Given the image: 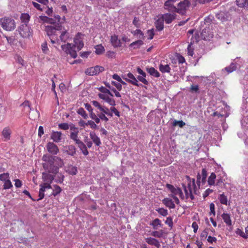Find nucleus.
Wrapping results in <instances>:
<instances>
[{"label": "nucleus", "mask_w": 248, "mask_h": 248, "mask_svg": "<svg viewBox=\"0 0 248 248\" xmlns=\"http://www.w3.org/2000/svg\"><path fill=\"white\" fill-rule=\"evenodd\" d=\"M77 112L78 114L81 115L84 119H87L88 117V114L86 113V111H85L83 108H79L78 109Z\"/></svg>", "instance_id": "obj_45"}, {"label": "nucleus", "mask_w": 248, "mask_h": 248, "mask_svg": "<svg viewBox=\"0 0 248 248\" xmlns=\"http://www.w3.org/2000/svg\"><path fill=\"white\" fill-rule=\"evenodd\" d=\"M55 165L58 168L62 167L64 165L63 160L59 157L55 156Z\"/></svg>", "instance_id": "obj_37"}, {"label": "nucleus", "mask_w": 248, "mask_h": 248, "mask_svg": "<svg viewBox=\"0 0 248 248\" xmlns=\"http://www.w3.org/2000/svg\"><path fill=\"white\" fill-rule=\"evenodd\" d=\"M61 34L59 36L60 42L65 43L69 38V34L66 31H60Z\"/></svg>", "instance_id": "obj_22"}, {"label": "nucleus", "mask_w": 248, "mask_h": 248, "mask_svg": "<svg viewBox=\"0 0 248 248\" xmlns=\"http://www.w3.org/2000/svg\"><path fill=\"white\" fill-rule=\"evenodd\" d=\"M162 202L167 207L170 209H174L175 208V204L170 199L165 198L162 200Z\"/></svg>", "instance_id": "obj_21"}, {"label": "nucleus", "mask_w": 248, "mask_h": 248, "mask_svg": "<svg viewBox=\"0 0 248 248\" xmlns=\"http://www.w3.org/2000/svg\"><path fill=\"white\" fill-rule=\"evenodd\" d=\"M19 32L20 35L23 38H28L31 35V29L27 24L21 25L18 28Z\"/></svg>", "instance_id": "obj_7"}, {"label": "nucleus", "mask_w": 248, "mask_h": 248, "mask_svg": "<svg viewBox=\"0 0 248 248\" xmlns=\"http://www.w3.org/2000/svg\"><path fill=\"white\" fill-rule=\"evenodd\" d=\"M150 225L152 226L154 229L156 230L157 226H161V221L158 218H155L150 223Z\"/></svg>", "instance_id": "obj_34"}, {"label": "nucleus", "mask_w": 248, "mask_h": 248, "mask_svg": "<svg viewBox=\"0 0 248 248\" xmlns=\"http://www.w3.org/2000/svg\"><path fill=\"white\" fill-rule=\"evenodd\" d=\"M9 179V174L4 173L0 174V180L2 181H6Z\"/></svg>", "instance_id": "obj_53"}, {"label": "nucleus", "mask_w": 248, "mask_h": 248, "mask_svg": "<svg viewBox=\"0 0 248 248\" xmlns=\"http://www.w3.org/2000/svg\"><path fill=\"white\" fill-rule=\"evenodd\" d=\"M95 53H96V54H97L98 55L101 54L105 51L104 47L101 45H96L95 46Z\"/></svg>", "instance_id": "obj_42"}, {"label": "nucleus", "mask_w": 248, "mask_h": 248, "mask_svg": "<svg viewBox=\"0 0 248 248\" xmlns=\"http://www.w3.org/2000/svg\"><path fill=\"white\" fill-rule=\"evenodd\" d=\"M236 233L237 234L240 235L241 236H242L243 238H248V236L247 235L246 232H244L240 229H237V230L236 231Z\"/></svg>", "instance_id": "obj_54"}, {"label": "nucleus", "mask_w": 248, "mask_h": 248, "mask_svg": "<svg viewBox=\"0 0 248 248\" xmlns=\"http://www.w3.org/2000/svg\"><path fill=\"white\" fill-rule=\"evenodd\" d=\"M0 25L6 31H12L16 28L15 21L9 17L0 18Z\"/></svg>", "instance_id": "obj_4"}, {"label": "nucleus", "mask_w": 248, "mask_h": 248, "mask_svg": "<svg viewBox=\"0 0 248 248\" xmlns=\"http://www.w3.org/2000/svg\"><path fill=\"white\" fill-rule=\"evenodd\" d=\"M221 217L224 222L227 226H231L232 225V220L231 219L230 215L229 214L223 213L221 215Z\"/></svg>", "instance_id": "obj_27"}, {"label": "nucleus", "mask_w": 248, "mask_h": 248, "mask_svg": "<svg viewBox=\"0 0 248 248\" xmlns=\"http://www.w3.org/2000/svg\"><path fill=\"white\" fill-rule=\"evenodd\" d=\"M207 176V171L205 169H202L201 174V182L202 184H204L206 182V177Z\"/></svg>", "instance_id": "obj_41"}, {"label": "nucleus", "mask_w": 248, "mask_h": 248, "mask_svg": "<svg viewBox=\"0 0 248 248\" xmlns=\"http://www.w3.org/2000/svg\"><path fill=\"white\" fill-rule=\"evenodd\" d=\"M93 105L96 108L101 112L104 107V106L101 105L99 102L93 100L91 102Z\"/></svg>", "instance_id": "obj_46"}, {"label": "nucleus", "mask_w": 248, "mask_h": 248, "mask_svg": "<svg viewBox=\"0 0 248 248\" xmlns=\"http://www.w3.org/2000/svg\"><path fill=\"white\" fill-rule=\"evenodd\" d=\"M213 192V190L212 189H211L210 188H208L206 189L204 193L203 194V197L204 199H205L206 197L209 196V195L212 193Z\"/></svg>", "instance_id": "obj_64"}, {"label": "nucleus", "mask_w": 248, "mask_h": 248, "mask_svg": "<svg viewBox=\"0 0 248 248\" xmlns=\"http://www.w3.org/2000/svg\"><path fill=\"white\" fill-rule=\"evenodd\" d=\"M127 76L129 78H124V79L128 82H129L132 84L137 86H140L141 85V84L138 83V80L131 73H128Z\"/></svg>", "instance_id": "obj_16"}, {"label": "nucleus", "mask_w": 248, "mask_h": 248, "mask_svg": "<svg viewBox=\"0 0 248 248\" xmlns=\"http://www.w3.org/2000/svg\"><path fill=\"white\" fill-rule=\"evenodd\" d=\"M208 230L207 229H205L202 232L201 234V237L202 238H206V237L208 236Z\"/></svg>", "instance_id": "obj_63"}, {"label": "nucleus", "mask_w": 248, "mask_h": 248, "mask_svg": "<svg viewBox=\"0 0 248 248\" xmlns=\"http://www.w3.org/2000/svg\"><path fill=\"white\" fill-rule=\"evenodd\" d=\"M87 125H89L93 129H96L97 127V125L95 124V123L93 121H88L87 123Z\"/></svg>", "instance_id": "obj_62"}, {"label": "nucleus", "mask_w": 248, "mask_h": 248, "mask_svg": "<svg viewBox=\"0 0 248 248\" xmlns=\"http://www.w3.org/2000/svg\"><path fill=\"white\" fill-rule=\"evenodd\" d=\"M105 85L107 87L109 88L110 90H111L112 91H113L116 97H120L121 96L119 92H118L114 88L111 87L108 83L105 82Z\"/></svg>", "instance_id": "obj_40"}, {"label": "nucleus", "mask_w": 248, "mask_h": 248, "mask_svg": "<svg viewBox=\"0 0 248 248\" xmlns=\"http://www.w3.org/2000/svg\"><path fill=\"white\" fill-rule=\"evenodd\" d=\"M98 95L100 99L105 101L110 105L112 106H115L116 105V102L114 99L112 97H110L108 95L100 93Z\"/></svg>", "instance_id": "obj_12"}, {"label": "nucleus", "mask_w": 248, "mask_h": 248, "mask_svg": "<svg viewBox=\"0 0 248 248\" xmlns=\"http://www.w3.org/2000/svg\"><path fill=\"white\" fill-rule=\"evenodd\" d=\"M247 0H236L237 5L241 8H246Z\"/></svg>", "instance_id": "obj_47"}, {"label": "nucleus", "mask_w": 248, "mask_h": 248, "mask_svg": "<svg viewBox=\"0 0 248 248\" xmlns=\"http://www.w3.org/2000/svg\"><path fill=\"white\" fill-rule=\"evenodd\" d=\"M166 24H170L174 19H176L177 15L176 13H167L160 15Z\"/></svg>", "instance_id": "obj_9"}, {"label": "nucleus", "mask_w": 248, "mask_h": 248, "mask_svg": "<svg viewBox=\"0 0 248 248\" xmlns=\"http://www.w3.org/2000/svg\"><path fill=\"white\" fill-rule=\"evenodd\" d=\"M90 137L95 145L99 146L101 144L99 138L96 135L94 132H91Z\"/></svg>", "instance_id": "obj_20"}, {"label": "nucleus", "mask_w": 248, "mask_h": 248, "mask_svg": "<svg viewBox=\"0 0 248 248\" xmlns=\"http://www.w3.org/2000/svg\"><path fill=\"white\" fill-rule=\"evenodd\" d=\"M53 155L46 154L42 157L44 169L49 173L56 174L58 172V167L55 165V158Z\"/></svg>", "instance_id": "obj_3"}, {"label": "nucleus", "mask_w": 248, "mask_h": 248, "mask_svg": "<svg viewBox=\"0 0 248 248\" xmlns=\"http://www.w3.org/2000/svg\"><path fill=\"white\" fill-rule=\"evenodd\" d=\"M190 91L191 92L198 93L199 91V86L198 85H192L190 87Z\"/></svg>", "instance_id": "obj_60"}, {"label": "nucleus", "mask_w": 248, "mask_h": 248, "mask_svg": "<svg viewBox=\"0 0 248 248\" xmlns=\"http://www.w3.org/2000/svg\"><path fill=\"white\" fill-rule=\"evenodd\" d=\"M151 235L155 237L160 238L163 235V231L162 230L154 231L151 233Z\"/></svg>", "instance_id": "obj_49"}, {"label": "nucleus", "mask_w": 248, "mask_h": 248, "mask_svg": "<svg viewBox=\"0 0 248 248\" xmlns=\"http://www.w3.org/2000/svg\"><path fill=\"white\" fill-rule=\"evenodd\" d=\"M218 199L221 204L227 205V198L224 194L220 195Z\"/></svg>", "instance_id": "obj_43"}, {"label": "nucleus", "mask_w": 248, "mask_h": 248, "mask_svg": "<svg viewBox=\"0 0 248 248\" xmlns=\"http://www.w3.org/2000/svg\"><path fill=\"white\" fill-rule=\"evenodd\" d=\"M236 69V64L234 63H232L229 66L225 68L222 71H226L228 73H231Z\"/></svg>", "instance_id": "obj_32"}, {"label": "nucleus", "mask_w": 248, "mask_h": 248, "mask_svg": "<svg viewBox=\"0 0 248 248\" xmlns=\"http://www.w3.org/2000/svg\"><path fill=\"white\" fill-rule=\"evenodd\" d=\"M97 116L102 120H104L105 122H108V119L106 116L105 114H104L103 113L100 112L97 114Z\"/></svg>", "instance_id": "obj_59"}, {"label": "nucleus", "mask_w": 248, "mask_h": 248, "mask_svg": "<svg viewBox=\"0 0 248 248\" xmlns=\"http://www.w3.org/2000/svg\"><path fill=\"white\" fill-rule=\"evenodd\" d=\"M145 241L148 244L152 246H155L157 248H160L161 247L158 240L154 238L148 237L145 239Z\"/></svg>", "instance_id": "obj_18"}, {"label": "nucleus", "mask_w": 248, "mask_h": 248, "mask_svg": "<svg viewBox=\"0 0 248 248\" xmlns=\"http://www.w3.org/2000/svg\"><path fill=\"white\" fill-rule=\"evenodd\" d=\"M147 71L152 76L158 78L160 76L159 73L154 67L147 68Z\"/></svg>", "instance_id": "obj_29"}, {"label": "nucleus", "mask_w": 248, "mask_h": 248, "mask_svg": "<svg viewBox=\"0 0 248 248\" xmlns=\"http://www.w3.org/2000/svg\"><path fill=\"white\" fill-rule=\"evenodd\" d=\"M201 35L202 38L205 40H209L210 38L213 37V34L211 33L209 28H205L202 30Z\"/></svg>", "instance_id": "obj_14"}, {"label": "nucleus", "mask_w": 248, "mask_h": 248, "mask_svg": "<svg viewBox=\"0 0 248 248\" xmlns=\"http://www.w3.org/2000/svg\"><path fill=\"white\" fill-rule=\"evenodd\" d=\"M216 178L215 173L212 172L208 179V184L210 186L214 185L215 184V180Z\"/></svg>", "instance_id": "obj_39"}, {"label": "nucleus", "mask_w": 248, "mask_h": 248, "mask_svg": "<svg viewBox=\"0 0 248 248\" xmlns=\"http://www.w3.org/2000/svg\"><path fill=\"white\" fill-rule=\"evenodd\" d=\"M30 16L28 14L23 13L20 16V19L24 24H27L30 20Z\"/></svg>", "instance_id": "obj_31"}, {"label": "nucleus", "mask_w": 248, "mask_h": 248, "mask_svg": "<svg viewBox=\"0 0 248 248\" xmlns=\"http://www.w3.org/2000/svg\"><path fill=\"white\" fill-rule=\"evenodd\" d=\"M143 44V42L141 40H138L136 41H135L132 43L130 46L131 47H133L134 49L139 48L141 45Z\"/></svg>", "instance_id": "obj_33"}, {"label": "nucleus", "mask_w": 248, "mask_h": 248, "mask_svg": "<svg viewBox=\"0 0 248 248\" xmlns=\"http://www.w3.org/2000/svg\"><path fill=\"white\" fill-rule=\"evenodd\" d=\"M62 191V189L61 187L57 186L55 185L54 186V189L53 190L52 195H53L54 196H56L58 194H59Z\"/></svg>", "instance_id": "obj_50"}, {"label": "nucleus", "mask_w": 248, "mask_h": 248, "mask_svg": "<svg viewBox=\"0 0 248 248\" xmlns=\"http://www.w3.org/2000/svg\"><path fill=\"white\" fill-rule=\"evenodd\" d=\"M78 143L77 144L78 147L80 148L82 151L83 154L85 155H87L89 154L86 145L81 141H78Z\"/></svg>", "instance_id": "obj_26"}, {"label": "nucleus", "mask_w": 248, "mask_h": 248, "mask_svg": "<svg viewBox=\"0 0 248 248\" xmlns=\"http://www.w3.org/2000/svg\"><path fill=\"white\" fill-rule=\"evenodd\" d=\"M166 187L172 194L179 195L182 200L185 199V196L183 195V192L181 188L179 187H175L173 185L169 184H166Z\"/></svg>", "instance_id": "obj_10"}, {"label": "nucleus", "mask_w": 248, "mask_h": 248, "mask_svg": "<svg viewBox=\"0 0 248 248\" xmlns=\"http://www.w3.org/2000/svg\"><path fill=\"white\" fill-rule=\"evenodd\" d=\"M137 79L145 85L149 84L148 81L145 79L144 77L139 76L137 77Z\"/></svg>", "instance_id": "obj_57"}, {"label": "nucleus", "mask_w": 248, "mask_h": 248, "mask_svg": "<svg viewBox=\"0 0 248 248\" xmlns=\"http://www.w3.org/2000/svg\"><path fill=\"white\" fill-rule=\"evenodd\" d=\"M70 129H71V130L73 131L71 133L70 138L71 139H72L73 140H74L76 142V144H78V141H81L78 139V128L74 126H72V127H71Z\"/></svg>", "instance_id": "obj_17"}, {"label": "nucleus", "mask_w": 248, "mask_h": 248, "mask_svg": "<svg viewBox=\"0 0 248 248\" xmlns=\"http://www.w3.org/2000/svg\"><path fill=\"white\" fill-rule=\"evenodd\" d=\"M80 33H78L76 37L75 38L74 42V44L72 45L71 44L67 43L66 45H62L61 46L62 49L66 54H70L73 58H76L77 56L76 51L75 48L77 47L78 51L80 50L84 46V43L82 40L79 38Z\"/></svg>", "instance_id": "obj_1"}, {"label": "nucleus", "mask_w": 248, "mask_h": 248, "mask_svg": "<svg viewBox=\"0 0 248 248\" xmlns=\"http://www.w3.org/2000/svg\"><path fill=\"white\" fill-rule=\"evenodd\" d=\"M159 69L162 73H170V68L168 64L163 65L160 64L159 66Z\"/></svg>", "instance_id": "obj_30"}, {"label": "nucleus", "mask_w": 248, "mask_h": 248, "mask_svg": "<svg viewBox=\"0 0 248 248\" xmlns=\"http://www.w3.org/2000/svg\"><path fill=\"white\" fill-rule=\"evenodd\" d=\"M105 70L104 68L101 66H95L88 68L85 71L86 75L90 76H93L99 74L100 72L104 71Z\"/></svg>", "instance_id": "obj_8"}, {"label": "nucleus", "mask_w": 248, "mask_h": 248, "mask_svg": "<svg viewBox=\"0 0 248 248\" xmlns=\"http://www.w3.org/2000/svg\"><path fill=\"white\" fill-rule=\"evenodd\" d=\"M11 131L8 127H5L2 131V135L4 140V141H8L10 139Z\"/></svg>", "instance_id": "obj_23"}, {"label": "nucleus", "mask_w": 248, "mask_h": 248, "mask_svg": "<svg viewBox=\"0 0 248 248\" xmlns=\"http://www.w3.org/2000/svg\"><path fill=\"white\" fill-rule=\"evenodd\" d=\"M216 16L217 18L220 20L222 22L226 20L225 15L223 12H221L216 14Z\"/></svg>", "instance_id": "obj_44"}, {"label": "nucleus", "mask_w": 248, "mask_h": 248, "mask_svg": "<svg viewBox=\"0 0 248 248\" xmlns=\"http://www.w3.org/2000/svg\"><path fill=\"white\" fill-rule=\"evenodd\" d=\"M186 124L183 121H176L175 120L173 122V125L176 126L178 125L180 127H183L184 125H185Z\"/></svg>", "instance_id": "obj_55"}, {"label": "nucleus", "mask_w": 248, "mask_h": 248, "mask_svg": "<svg viewBox=\"0 0 248 248\" xmlns=\"http://www.w3.org/2000/svg\"><path fill=\"white\" fill-rule=\"evenodd\" d=\"M43 178L44 179V181L50 183H51L54 179V177L52 175L44 172L43 173Z\"/></svg>", "instance_id": "obj_36"}, {"label": "nucleus", "mask_w": 248, "mask_h": 248, "mask_svg": "<svg viewBox=\"0 0 248 248\" xmlns=\"http://www.w3.org/2000/svg\"><path fill=\"white\" fill-rule=\"evenodd\" d=\"M66 171L71 175H76L78 172L77 168L73 166H69Z\"/></svg>", "instance_id": "obj_35"}, {"label": "nucleus", "mask_w": 248, "mask_h": 248, "mask_svg": "<svg viewBox=\"0 0 248 248\" xmlns=\"http://www.w3.org/2000/svg\"><path fill=\"white\" fill-rule=\"evenodd\" d=\"M165 223L169 225L171 228L173 226L172 219L171 217H168L165 221Z\"/></svg>", "instance_id": "obj_58"}, {"label": "nucleus", "mask_w": 248, "mask_h": 248, "mask_svg": "<svg viewBox=\"0 0 248 248\" xmlns=\"http://www.w3.org/2000/svg\"><path fill=\"white\" fill-rule=\"evenodd\" d=\"M62 29V24H58L55 25V26H46L45 27V31L52 44L57 43L60 44V40H59L58 36Z\"/></svg>", "instance_id": "obj_2"}, {"label": "nucleus", "mask_w": 248, "mask_h": 248, "mask_svg": "<svg viewBox=\"0 0 248 248\" xmlns=\"http://www.w3.org/2000/svg\"><path fill=\"white\" fill-rule=\"evenodd\" d=\"M46 148L47 151L53 155H57L59 152L57 145L52 142H48L46 145Z\"/></svg>", "instance_id": "obj_11"}, {"label": "nucleus", "mask_w": 248, "mask_h": 248, "mask_svg": "<svg viewBox=\"0 0 248 248\" xmlns=\"http://www.w3.org/2000/svg\"><path fill=\"white\" fill-rule=\"evenodd\" d=\"M13 185L9 179L4 182V184L3 185V188L4 189L10 188Z\"/></svg>", "instance_id": "obj_51"}, {"label": "nucleus", "mask_w": 248, "mask_h": 248, "mask_svg": "<svg viewBox=\"0 0 248 248\" xmlns=\"http://www.w3.org/2000/svg\"><path fill=\"white\" fill-rule=\"evenodd\" d=\"M191 4L195 6L196 5V1L195 0H184L181 1L177 5L176 13L182 15H185L187 9Z\"/></svg>", "instance_id": "obj_5"}, {"label": "nucleus", "mask_w": 248, "mask_h": 248, "mask_svg": "<svg viewBox=\"0 0 248 248\" xmlns=\"http://www.w3.org/2000/svg\"><path fill=\"white\" fill-rule=\"evenodd\" d=\"M164 8L165 10L169 12L176 13L177 7L174 5V4L167 0L164 3Z\"/></svg>", "instance_id": "obj_15"}, {"label": "nucleus", "mask_w": 248, "mask_h": 248, "mask_svg": "<svg viewBox=\"0 0 248 248\" xmlns=\"http://www.w3.org/2000/svg\"><path fill=\"white\" fill-rule=\"evenodd\" d=\"M110 41L112 45L115 47H119L121 46V41L118 39L117 36L115 35L111 36Z\"/></svg>", "instance_id": "obj_25"}, {"label": "nucleus", "mask_w": 248, "mask_h": 248, "mask_svg": "<svg viewBox=\"0 0 248 248\" xmlns=\"http://www.w3.org/2000/svg\"><path fill=\"white\" fill-rule=\"evenodd\" d=\"M47 23H49L51 24V25L52 26H55V25H58V24H62L61 23H58L56 21V19H55L54 18H48V22Z\"/></svg>", "instance_id": "obj_52"}, {"label": "nucleus", "mask_w": 248, "mask_h": 248, "mask_svg": "<svg viewBox=\"0 0 248 248\" xmlns=\"http://www.w3.org/2000/svg\"><path fill=\"white\" fill-rule=\"evenodd\" d=\"M40 186L41 187L39 190L38 195L39 198L36 200L37 201L41 200L44 198L45 196L44 192L45 191L46 189H50L51 188L50 185L47 183H44L43 185H41Z\"/></svg>", "instance_id": "obj_13"}, {"label": "nucleus", "mask_w": 248, "mask_h": 248, "mask_svg": "<svg viewBox=\"0 0 248 248\" xmlns=\"http://www.w3.org/2000/svg\"><path fill=\"white\" fill-rule=\"evenodd\" d=\"M156 29L159 31L164 29V20L160 15L158 16V19L155 23Z\"/></svg>", "instance_id": "obj_19"}, {"label": "nucleus", "mask_w": 248, "mask_h": 248, "mask_svg": "<svg viewBox=\"0 0 248 248\" xmlns=\"http://www.w3.org/2000/svg\"><path fill=\"white\" fill-rule=\"evenodd\" d=\"M62 133L61 132L53 131L51 135V139L55 142H59L61 140Z\"/></svg>", "instance_id": "obj_24"}, {"label": "nucleus", "mask_w": 248, "mask_h": 248, "mask_svg": "<svg viewBox=\"0 0 248 248\" xmlns=\"http://www.w3.org/2000/svg\"><path fill=\"white\" fill-rule=\"evenodd\" d=\"M183 187L184 188V190L185 193L186 199H187L189 197L191 200H193L194 199V197L192 194L193 192L192 187H193V193L195 194H198V188L197 186L195 184L194 179H193L192 184L191 182H189L188 183L187 186L183 184Z\"/></svg>", "instance_id": "obj_6"}, {"label": "nucleus", "mask_w": 248, "mask_h": 248, "mask_svg": "<svg viewBox=\"0 0 248 248\" xmlns=\"http://www.w3.org/2000/svg\"><path fill=\"white\" fill-rule=\"evenodd\" d=\"M59 127L63 130H67L69 128V125L67 123H62L59 124Z\"/></svg>", "instance_id": "obj_61"}, {"label": "nucleus", "mask_w": 248, "mask_h": 248, "mask_svg": "<svg viewBox=\"0 0 248 248\" xmlns=\"http://www.w3.org/2000/svg\"><path fill=\"white\" fill-rule=\"evenodd\" d=\"M156 211H157L159 214L164 217L166 216L168 214V210L163 208H158L156 209Z\"/></svg>", "instance_id": "obj_48"}, {"label": "nucleus", "mask_w": 248, "mask_h": 248, "mask_svg": "<svg viewBox=\"0 0 248 248\" xmlns=\"http://www.w3.org/2000/svg\"><path fill=\"white\" fill-rule=\"evenodd\" d=\"M65 152L67 154L73 156L76 154V148L73 145H69L65 147Z\"/></svg>", "instance_id": "obj_28"}, {"label": "nucleus", "mask_w": 248, "mask_h": 248, "mask_svg": "<svg viewBox=\"0 0 248 248\" xmlns=\"http://www.w3.org/2000/svg\"><path fill=\"white\" fill-rule=\"evenodd\" d=\"M42 50L44 53H47L48 52V48L47 47V44L46 42L43 43L42 45Z\"/></svg>", "instance_id": "obj_56"}, {"label": "nucleus", "mask_w": 248, "mask_h": 248, "mask_svg": "<svg viewBox=\"0 0 248 248\" xmlns=\"http://www.w3.org/2000/svg\"><path fill=\"white\" fill-rule=\"evenodd\" d=\"M20 106L24 108V111H26L27 113L30 112V110H31L29 101H25L21 104Z\"/></svg>", "instance_id": "obj_38"}]
</instances>
